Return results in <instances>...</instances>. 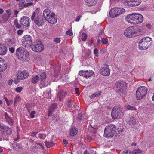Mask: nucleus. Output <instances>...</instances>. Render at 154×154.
<instances>
[{
	"mask_svg": "<svg viewBox=\"0 0 154 154\" xmlns=\"http://www.w3.org/2000/svg\"><path fill=\"white\" fill-rule=\"evenodd\" d=\"M123 129L120 126L116 129L114 125H110L105 127L104 136L105 137H109L115 135L117 137L120 135Z\"/></svg>",
	"mask_w": 154,
	"mask_h": 154,
	"instance_id": "nucleus-1",
	"label": "nucleus"
},
{
	"mask_svg": "<svg viewBox=\"0 0 154 154\" xmlns=\"http://www.w3.org/2000/svg\"><path fill=\"white\" fill-rule=\"evenodd\" d=\"M16 52L17 57L20 61L24 62L29 60V52L23 47H19Z\"/></svg>",
	"mask_w": 154,
	"mask_h": 154,
	"instance_id": "nucleus-2",
	"label": "nucleus"
},
{
	"mask_svg": "<svg viewBox=\"0 0 154 154\" xmlns=\"http://www.w3.org/2000/svg\"><path fill=\"white\" fill-rule=\"evenodd\" d=\"M152 42L151 38L149 37L144 38L139 42V48L141 50L146 49L150 46Z\"/></svg>",
	"mask_w": 154,
	"mask_h": 154,
	"instance_id": "nucleus-3",
	"label": "nucleus"
},
{
	"mask_svg": "<svg viewBox=\"0 0 154 154\" xmlns=\"http://www.w3.org/2000/svg\"><path fill=\"white\" fill-rule=\"evenodd\" d=\"M140 29L138 27L133 26L127 28L124 32L125 35L127 37H132L134 36V34L139 32Z\"/></svg>",
	"mask_w": 154,
	"mask_h": 154,
	"instance_id": "nucleus-4",
	"label": "nucleus"
},
{
	"mask_svg": "<svg viewBox=\"0 0 154 154\" xmlns=\"http://www.w3.org/2000/svg\"><path fill=\"white\" fill-rule=\"evenodd\" d=\"M111 114L113 119H119L123 116L122 109L120 107L115 106L112 108Z\"/></svg>",
	"mask_w": 154,
	"mask_h": 154,
	"instance_id": "nucleus-5",
	"label": "nucleus"
},
{
	"mask_svg": "<svg viewBox=\"0 0 154 154\" xmlns=\"http://www.w3.org/2000/svg\"><path fill=\"white\" fill-rule=\"evenodd\" d=\"M125 11V10L124 9L120 8H114L110 10L109 15L111 17L113 18L119 16Z\"/></svg>",
	"mask_w": 154,
	"mask_h": 154,
	"instance_id": "nucleus-6",
	"label": "nucleus"
},
{
	"mask_svg": "<svg viewBox=\"0 0 154 154\" xmlns=\"http://www.w3.org/2000/svg\"><path fill=\"white\" fill-rule=\"evenodd\" d=\"M147 89L144 86H141L138 88L136 91V97L137 100H139L143 98L147 94Z\"/></svg>",
	"mask_w": 154,
	"mask_h": 154,
	"instance_id": "nucleus-7",
	"label": "nucleus"
},
{
	"mask_svg": "<svg viewBox=\"0 0 154 154\" xmlns=\"http://www.w3.org/2000/svg\"><path fill=\"white\" fill-rule=\"evenodd\" d=\"M31 48L33 51L35 52H40L44 48V46L42 42L39 40H36L33 45H31Z\"/></svg>",
	"mask_w": 154,
	"mask_h": 154,
	"instance_id": "nucleus-8",
	"label": "nucleus"
},
{
	"mask_svg": "<svg viewBox=\"0 0 154 154\" xmlns=\"http://www.w3.org/2000/svg\"><path fill=\"white\" fill-rule=\"evenodd\" d=\"M22 45L25 47L30 46L31 47L32 43V39L29 35H26L23 36L22 40Z\"/></svg>",
	"mask_w": 154,
	"mask_h": 154,
	"instance_id": "nucleus-9",
	"label": "nucleus"
},
{
	"mask_svg": "<svg viewBox=\"0 0 154 154\" xmlns=\"http://www.w3.org/2000/svg\"><path fill=\"white\" fill-rule=\"evenodd\" d=\"M115 85L117 89L121 91L125 90L127 87V84L122 80L117 82Z\"/></svg>",
	"mask_w": 154,
	"mask_h": 154,
	"instance_id": "nucleus-10",
	"label": "nucleus"
},
{
	"mask_svg": "<svg viewBox=\"0 0 154 154\" xmlns=\"http://www.w3.org/2000/svg\"><path fill=\"white\" fill-rule=\"evenodd\" d=\"M20 22L22 25L28 27L30 25V20L29 17L24 16L21 17L20 20Z\"/></svg>",
	"mask_w": 154,
	"mask_h": 154,
	"instance_id": "nucleus-11",
	"label": "nucleus"
},
{
	"mask_svg": "<svg viewBox=\"0 0 154 154\" xmlns=\"http://www.w3.org/2000/svg\"><path fill=\"white\" fill-rule=\"evenodd\" d=\"M0 128L2 132V133L5 135H9L12 133V130L9 127L0 124Z\"/></svg>",
	"mask_w": 154,
	"mask_h": 154,
	"instance_id": "nucleus-12",
	"label": "nucleus"
},
{
	"mask_svg": "<svg viewBox=\"0 0 154 154\" xmlns=\"http://www.w3.org/2000/svg\"><path fill=\"white\" fill-rule=\"evenodd\" d=\"M125 4L128 6L133 7L138 5L141 3L140 0H125Z\"/></svg>",
	"mask_w": 154,
	"mask_h": 154,
	"instance_id": "nucleus-13",
	"label": "nucleus"
},
{
	"mask_svg": "<svg viewBox=\"0 0 154 154\" xmlns=\"http://www.w3.org/2000/svg\"><path fill=\"white\" fill-rule=\"evenodd\" d=\"M45 21V20L43 17L41 16H37L34 20V23L36 25L40 26L44 24Z\"/></svg>",
	"mask_w": 154,
	"mask_h": 154,
	"instance_id": "nucleus-14",
	"label": "nucleus"
},
{
	"mask_svg": "<svg viewBox=\"0 0 154 154\" xmlns=\"http://www.w3.org/2000/svg\"><path fill=\"white\" fill-rule=\"evenodd\" d=\"M80 76H82L85 78L89 77L94 74V72L92 71H85L83 70L79 71V73Z\"/></svg>",
	"mask_w": 154,
	"mask_h": 154,
	"instance_id": "nucleus-15",
	"label": "nucleus"
},
{
	"mask_svg": "<svg viewBox=\"0 0 154 154\" xmlns=\"http://www.w3.org/2000/svg\"><path fill=\"white\" fill-rule=\"evenodd\" d=\"M46 20L52 24H55L57 22V19L55 17V15L53 13L48 17L45 19Z\"/></svg>",
	"mask_w": 154,
	"mask_h": 154,
	"instance_id": "nucleus-16",
	"label": "nucleus"
},
{
	"mask_svg": "<svg viewBox=\"0 0 154 154\" xmlns=\"http://www.w3.org/2000/svg\"><path fill=\"white\" fill-rule=\"evenodd\" d=\"M29 75V73L25 71L19 72L17 74L19 79L21 80L27 79Z\"/></svg>",
	"mask_w": 154,
	"mask_h": 154,
	"instance_id": "nucleus-17",
	"label": "nucleus"
},
{
	"mask_svg": "<svg viewBox=\"0 0 154 154\" xmlns=\"http://www.w3.org/2000/svg\"><path fill=\"white\" fill-rule=\"evenodd\" d=\"M100 72L103 76H108L110 75V71L108 67H103L100 70Z\"/></svg>",
	"mask_w": 154,
	"mask_h": 154,
	"instance_id": "nucleus-18",
	"label": "nucleus"
},
{
	"mask_svg": "<svg viewBox=\"0 0 154 154\" xmlns=\"http://www.w3.org/2000/svg\"><path fill=\"white\" fill-rule=\"evenodd\" d=\"M136 20L135 24L141 23L143 21V17L141 14H137L136 15Z\"/></svg>",
	"mask_w": 154,
	"mask_h": 154,
	"instance_id": "nucleus-19",
	"label": "nucleus"
},
{
	"mask_svg": "<svg viewBox=\"0 0 154 154\" xmlns=\"http://www.w3.org/2000/svg\"><path fill=\"white\" fill-rule=\"evenodd\" d=\"M7 65L5 61L0 64V79L2 77V72L5 71L7 68Z\"/></svg>",
	"mask_w": 154,
	"mask_h": 154,
	"instance_id": "nucleus-20",
	"label": "nucleus"
},
{
	"mask_svg": "<svg viewBox=\"0 0 154 154\" xmlns=\"http://www.w3.org/2000/svg\"><path fill=\"white\" fill-rule=\"evenodd\" d=\"M7 51V47L4 45L0 44V55H5Z\"/></svg>",
	"mask_w": 154,
	"mask_h": 154,
	"instance_id": "nucleus-21",
	"label": "nucleus"
},
{
	"mask_svg": "<svg viewBox=\"0 0 154 154\" xmlns=\"http://www.w3.org/2000/svg\"><path fill=\"white\" fill-rule=\"evenodd\" d=\"M53 12H51L49 9H46L43 12V15L45 20Z\"/></svg>",
	"mask_w": 154,
	"mask_h": 154,
	"instance_id": "nucleus-22",
	"label": "nucleus"
},
{
	"mask_svg": "<svg viewBox=\"0 0 154 154\" xmlns=\"http://www.w3.org/2000/svg\"><path fill=\"white\" fill-rule=\"evenodd\" d=\"M125 19L128 23L134 24L133 14L128 15L125 17Z\"/></svg>",
	"mask_w": 154,
	"mask_h": 154,
	"instance_id": "nucleus-23",
	"label": "nucleus"
},
{
	"mask_svg": "<svg viewBox=\"0 0 154 154\" xmlns=\"http://www.w3.org/2000/svg\"><path fill=\"white\" fill-rule=\"evenodd\" d=\"M66 94V93L64 91H60L59 93L58 96L59 100L61 101L63 98Z\"/></svg>",
	"mask_w": 154,
	"mask_h": 154,
	"instance_id": "nucleus-24",
	"label": "nucleus"
},
{
	"mask_svg": "<svg viewBox=\"0 0 154 154\" xmlns=\"http://www.w3.org/2000/svg\"><path fill=\"white\" fill-rule=\"evenodd\" d=\"M78 132V130L76 127L72 128L70 130L69 134L71 136L75 135Z\"/></svg>",
	"mask_w": 154,
	"mask_h": 154,
	"instance_id": "nucleus-25",
	"label": "nucleus"
},
{
	"mask_svg": "<svg viewBox=\"0 0 154 154\" xmlns=\"http://www.w3.org/2000/svg\"><path fill=\"white\" fill-rule=\"evenodd\" d=\"M40 80V78L38 75H36L32 78V82L33 84H35L38 82Z\"/></svg>",
	"mask_w": 154,
	"mask_h": 154,
	"instance_id": "nucleus-26",
	"label": "nucleus"
},
{
	"mask_svg": "<svg viewBox=\"0 0 154 154\" xmlns=\"http://www.w3.org/2000/svg\"><path fill=\"white\" fill-rule=\"evenodd\" d=\"M10 17V16L7 15L6 14H3L2 17V22L4 23H5L8 21Z\"/></svg>",
	"mask_w": 154,
	"mask_h": 154,
	"instance_id": "nucleus-27",
	"label": "nucleus"
},
{
	"mask_svg": "<svg viewBox=\"0 0 154 154\" xmlns=\"http://www.w3.org/2000/svg\"><path fill=\"white\" fill-rule=\"evenodd\" d=\"M85 1L89 6H92L96 3L95 0H85Z\"/></svg>",
	"mask_w": 154,
	"mask_h": 154,
	"instance_id": "nucleus-28",
	"label": "nucleus"
},
{
	"mask_svg": "<svg viewBox=\"0 0 154 154\" xmlns=\"http://www.w3.org/2000/svg\"><path fill=\"white\" fill-rule=\"evenodd\" d=\"M125 109L127 110H137L136 108L129 105H126L125 106Z\"/></svg>",
	"mask_w": 154,
	"mask_h": 154,
	"instance_id": "nucleus-29",
	"label": "nucleus"
},
{
	"mask_svg": "<svg viewBox=\"0 0 154 154\" xmlns=\"http://www.w3.org/2000/svg\"><path fill=\"white\" fill-rule=\"evenodd\" d=\"M25 1L23 0L20 1L18 4L19 7L20 9H22L25 8Z\"/></svg>",
	"mask_w": 154,
	"mask_h": 154,
	"instance_id": "nucleus-30",
	"label": "nucleus"
},
{
	"mask_svg": "<svg viewBox=\"0 0 154 154\" xmlns=\"http://www.w3.org/2000/svg\"><path fill=\"white\" fill-rule=\"evenodd\" d=\"M131 152V154H140L142 153V151L139 149H137L134 150Z\"/></svg>",
	"mask_w": 154,
	"mask_h": 154,
	"instance_id": "nucleus-31",
	"label": "nucleus"
},
{
	"mask_svg": "<svg viewBox=\"0 0 154 154\" xmlns=\"http://www.w3.org/2000/svg\"><path fill=\"white\" fill-rule=\"evenodd\" d=\"M135 123V119L133 118H130L128 121L129 124L131 125V126L134 125Z\"/></svg>",
	"mask_w": 154,
	"mask_h": 154,
	"instance_id": "nucleus-32",
	"label": "nucleus"
},
{
	"mask_svg": "<svg viewBox=\"0 0 154 154\" xmlns=\"http://www.w3.org/2000/svg\"><path fill=\"white\" fill-rule=\"evenodd\" d=\"M20 100V97L19 95H17L14 98V104L17 103Z\"/></svg>",
	"mask_w": 154,
	"mask_h": 154,
	"instance_id": "nucleus-33",
	"label": "nucleus"
},
{
	"mask_svg": "<svg viewBox=\"0 0 154 154\" xmlns=\"http://www.w3.org/2000/svg\"><path fill=\"white\" fill-rule=\"evenodd\" d=\"M45 143L47 148L53 146L54 145V144L52 142H45Z\"/></svg>",
	"mask_w": 154,
	"mask_h": 154,
	"instance_id": "nucleus-34",
	"label": "nucleus"
},
{
	"mask_svg": "<svg viewBox=\"0 0 154 154\" xmlns=\"http://www.w3.org/2000/svg\"><path fill=\"white\" fill-rule=\"evenodd\" d=\"M14 23L16 27L17 28L19 29L21 28V26L18 23V20L17 19H16L14 20Z\"/></svg>",
	"mask_w": 154,
	"mask_h": 154,
	"instance_id": "nucleus-35",
	"label": "nucleus"
},
{
	"mask_svg": "<svg viewBox=\"0 0 154 154\" xmlns=\"http://www.w3.org/2000/svg\"><path fill=\"white\" fill-rule=\"evenodd\" d=\"M40 79L41 80H42L45 79L46 77V73L43 72L40 75Z\"/></svg>",
	"mask_w": 154,
	"mask_h": 154,
	"instance_id": "nucleus-36",
	"label": "nucleus"
},
{
	"mask_svg": "<svg viewBox=\"0 0 154 154\" xmlns=\"http://www.w3.org/2000/svg\"><path fill=\"white\" fill-rule=\"evenodd\" d=\"M46 135L42 134H39L37 135L38 138L40 139H44L46 137Z\"/></svg>",
	"mask_w": 154,
	"mask_h": 154,
	"instance_id": "nucleus-37",
	"label": "nucleus"
},
{
	"mask_svg": "<svg viewBox=\"0 0 154 154\" xmlns=\"http://www.w3.org/2000/svg\"><path fill=\"white\" fill-rule=\"evenodd\" d=\"M82 41H85L87 37V35L84 33L82 34Z\"/></svg>",
	"mask_w": 154,
	"mask_h": 154,
	"instance_id": "nucleus-38",
	"label": "nucleus"
},
{
	"mask_svg": "<svg viewBox=\"0 0 154 154\" xmlns=\"http://www.w3.org/2000/svg\"><path fill=\"white\" fill-rule=\"evenodd\" d=\"M37 133V132H33L32 133L30 136L32 137L33 139L34 140H35L36 138H38V137L36 136V134Z\"/></svg>",
	"mask_w": 154,
	"mask_h": 154,
	"instance_id": "nucleus-39",
	"label": "nucleus"
},
{
	"mask_svg": "<svg viewBox=\"0 0 154 154\" xmlns=\"http://www.w3.org/2000/svg\"><path fill=\"white\" fill-rule=\"evenodd\" d=\"M36 13L35 12H34L33 13L31 17V20L34 22V20L36 19Z\"/></svg>",
	"mask_w": 154,
	"mask_h": 154,
	"instance_id": "nucleus-40",
	"label": "nucleus"
},
{
	"mask_svg": "<svg viewBox=\"0 0 154 154\" xmlns=\"http://www.w3.org/2000/svg\"><path fill=\"white\" fill-rule=\"evenodd\" d=\"M23 88L22 87H17L15 89V91L17 92H20L23 89Z\"/></svg>",
	"mask_w": 154,
	"mask_h": 154,
	"instance_id": "nucleus-41",
	"label": "nucleus"
},
{
	"mask_svg": "<svg viewBox=\"0 0 154 154\" xmlns=\"http://www.w3.org/2000/svg\"><path fill=\"white\" fill-rule=\"evenodd\" d=\"M35 113V111H32L30 113V115L31 118H33L34 117V114Z\"/></svg>",
	"mask_w": 154,
	"mask_h": 154,
	"instance_id": "nucleus-42",
	"label": "nucleus"
},
{
	"mask_svg": "<svg viewBox=\"0 0 154 154\" xmlns=\"http://www.w3.org/2000/svg\"><path fill=\"white\" fill-rule=\"evenodd\" d=\"M102 42L103 44H106L108 43V39L106 38H103L102 40Z\"/></svg>",
	"mask_w": 154,
	"mask_h": 154,
	"instance_id": "nucleus-43",
	"label": "nucleus"
},
{
	"mask_svg": "<svg viewBox=\"0 0 154 154\" xmlns=\"http://www.w3.org/2000/svg\"><path fill=\"white\" fill-rule=\"evenodd\" d=\"M122 154H131V152L129 150H125L123 152Z\"/></svg>",
	"mask_w": 154,
	"mask_h": 154,
	"instance_id": "nucleus-44",
	"label": "nucleus"
},
{
	"mask_svg": "<svg viewBox=\"0 0 154 154\" xmlns=\"http://www.w3.org/2000/svg\"><path fill=\"white\" fill-rule=\"evenodd\" d=\"M20 80L21 79H19L18 76L17 75V77L15 79L14 82L15 84H17L19 82Z\"/></svg>",
	"mask_w": 154,
	"mask_h": 154,
	"instance_id": "nucleus-45",
	"label": "nucleus"
},
{
	"mask_svg": "<svg viewBox=\"0 0 154 154\" xmlns=\"http://www.w3.org/2000/svg\"><path fill=\"white\" fill-rule=\"evenodd\" d=\"M11 10L10 9H8L6 10V12L7 13V14H6L7 15H8V16H9L10 17H11Z\"/></svg>",
	"mask_w": 154,
	"mask_h": 154,
	"instance_id": "nucleus-46",
	"label": "nucleus"
},
{
	"mask_svg": "<svg viewBox=\"0 0 154 154\" xmlns=\"http://www.w3.org/2000/svg\"><path fill=\"white\" fill-rule=\"evenodd\" d=\"M66 33L70 36L72 35L73 34L72 31L71 30L69 29L66 32Z\"/></svg>",
	"mask_w": 154,
	"mask_h": 154,
	"instance_id": "nucleus-47",
	"label": "nucleus"
},
{
	"mask_svg": "<svg viewBox=\"0 0 154 154\" xmlns=\"http://www.w3.org/2000/svg\"><path fill=\"white\" fill-rule=\"evenodd\" d=\"M54 41L56 43H59L60 42V40L59 38H57L54 39Z\"/></svg>",
	"mask_w": 154,
	"mask_h": 154,
	"instance_id": "nucleus-48",
	"label": "nucleus"
},
{
	"mask_svg": "<svg viewBox=\"0 0 154 154\" xmlns=\"http://www.w3.org/2000/svg\"><path fill=\"white\" fill-rule=\"evenodd\" d=\"M137 14H133V21H134V24H135V22L136 21V15Z\"/></svg>",
	"mask_w": 154,
	"mask_h": 154,
	"instance_id": "nucleus-49",
	"label": "nucleus"
},
{
	"mask_svg": "<svg viewBox=\"0 0 154 154\" xmlns=\"http://www.w3.org/2000/svg\"><path fill=\"white\" fill-rule=\"evenodd\" d=\"M57 106V104L54 103L51 106L50 109H52V110H54V109H55L56 107Z\"/></svg>",
	"mask_w": 154,
	"mask_h": 154,
	"instance_id": "nucleus-50",
	"label": "nucleus"
},
{
	"mask_svg": "<svg viewBox=\"0 0 154 154\" xmlns=\"http://www.w3.org/2000/svg\"><path fill=\"white\" fill-rule=\"evenodd\" d=\"M40 84L43 87L46 86L47 85L46 84V83L43 81V80H41L40 82Z\"/></svg>",
	"mask_w": 154,
	"mask_h": 154,
	"instance_id": "nucleus-51",
	"label": "nucleus"
},
{
	"mask_svg": "<svg viewBox=\"0 0 154 154\" xmlns=\"http://www.w3.org/2000/svg\"><path fill=\"white\" fill-rule=\"evenodd\" d=\"M7 120L8 122V123L10 125H13V121L11 117L10 119H8Z\"/></svg>",
	"mask_w": 154,
	"mask_h": 154,
	"instance_id": "nucleus-52",
	"label": "nucleus"
},
{
	"mask_svg": "<svg viewBox=\"0 0 154 154\" xmlns=\"http://www.w3.org/2000/svg\"><path fill=\"white\" fill-rule=\"evenodd\" d=\"M53 111V110H52V109H50L48 111V117L50 116L51 115Z\"/></svg>",
	"mask_w": 154,
	"mask_h": 154,
	"instance_id": "nucleus-53",
	"label": "nucleus"
},
{
	"mask_svg": "<svg viewBox=\"0 0 154 154\" xmlns=\"http://www.w3.org/2000/svg\"><path fill=\"white\" fill-rule=\"evenodd\" d=\"M101 92L100 91H98L97 92H96L95 93V95L96 97H98L100 96L101 95Z\"/></svg>",
	"mask_w": 154,
	"mask_h": 154,
	"instance_id": "nucleus-54",
	"label": "nucleus"
},
{
	"mask_svg": "<svg viewBox=\"0 0 154 154\" xmlns=\"http://www.w3.org/2000/svg\"><path fill=\"white\" fill-rule=\"evenodd\" d=\"M94 53L95 54L96 56H98V50L97 48H96L94 49Z\"/></svg>",
	"mask_w": 154,
	"mask_h": 154,
	"instance_id": "nucleus-55",
	"label": "nucleus"
},
{
	"mask_svg": "<svg viewBox=\"0 0 154 154\" xmlns=\"http://www.w3.org/2000/svg\"><path fill=\"white\" fill-rule=\"evenodd\" d=\"M33 3L32 2H29L27 3H25V7H28L29 6L32 5Z\"/></svg>",
	"mask_w": 154,
	"mask_h": 154,
	"instance_id": "nucleus-56",
	"label": "nucleus"
},
{
	"mask_svg": "<svg viewBox=\"0 0 154 154\" xmlns=\"http://www.w3.org/2000/svg\"><path fill=\"white\" fill-rule=\"evenodd\" d=\"M12 103H13V100H11V99L9 100L7 102V103L8 106H9V105H11V104H12Z\"/></svg>",
	"mask_w": 154,
	"mask_h": 154,
	"instance_id": "nucleus-57",
	"label": "nucleus"
},
{
	"mask_svg": "<svg viewBox=\"0 0 154 154\" xmlns=\"http://www.w3.org/2000/svg\"><path fill=\"white\" fill-rule=\"evenodd\" d=\"M5 119L7 120L8 119H10V117L9 116L8 114H7L6 112H5Z\"/></svg>",
	"mask_w": 154,
	"mask_h": 154,
	"instance_id": "nucleus-58",
	"label": "nucleus"
},
{
	"mask_svg": "<svg viewBox=\"0 0 154 154\" xmlns=\"http://www.w3.org/2000/svg\"><path fill=\"white\" fill-rule=\"evenodd\" d=\"M14 50L15 49L14 47H11L9 48V51L11 53H13Z\"/></svg>",
	"mask_w": 154,
	"mask_h": 154,
	"instance_id": "nucleus-59",
	"label": "nucleus"
},
{
	"mask_svg": "<svg viewBox=\"0 0 154 154\" xmlns=\"http://www.w3.org/2000/svg\"><path fill=\"white\" fill-rule=\"evenodd\" d=\"M23 33V30H22L20 29L17 31V34L20 35H21Z\"/></svg>",
	"mask_w": 154,
	"mask_h": 154,
	"instance_id": "nucleus-60",
	"label": "nucleus"
},
{
	"mask_svg": "<svg viewBox=\"0 0 154 154\" xmlns=\"http://www.w3.org/2000/svg\"><path fill=\"white\" fill-rule=\"evenodd\" d=\"M66 104L69 107H70L71 106V102L70 100L67 101L66 102Z\"/></svg>",
	"mask_w": 154,
	"mask_h": 154,
	"instance_id": "nucleus-61",
	"label": "nucleus"
},
{
	"mask_svg": "<svg viewBox=\"0 0 154 154\" xmlns=\"http://www.w3.org/2000/svg\"><path fill=\"white\" fill-rule=\"evenodd\" d=\"M81 17V16L80 15L77 16L75 19V21L77 22L79 21L80 20Z\"/></svg>",
	"mask_w": 154,
	"mask_h": 154,
	"instance_id": "nucleus-62",
	"label": "nucleus"
},
{
	"mask_svg": "<svg viewBox=\"0 0 154 154\" xmlns=\"http://www.w3.org/2000/svg\"><path fill=\"white\" fill-rule=\"evenodd\" d=\"M75 92L76 93L78 94L79 95V89L78 88H75Z\"/></svg>",
	"mask_w": 154,
	"mask_h": 154,
	"instance_id": "nucleus-63",
	"label": "nucleus"
},
{
	"mask_svg": "<svg viewBox=\"0 0 154 154\" xmlns=\"http://www.w3.org/2000/svg\"><path fill=\"white\" fill-rule=\"evenodd\" d=\"M13 80L12 79L9 80L8 82V84L9 85H11L12 83Z\"/></svg>",
	"mask_w": 154,
	"mask_h": 154,
	"instance_id": "nucleus-64",
	"label": "nucleus"
}]
</instances>
